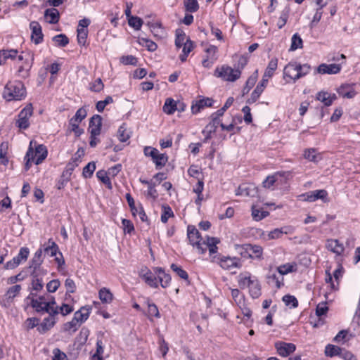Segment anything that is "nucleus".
Segmentation results:
<instances>
[{"label": "nucleus", "instance_id": "obj_1", "mask_svg": "<svg viewBox=\"0 0 360 360\" xmlns=\"http://www.w3.org/2000/svg\"><path fill=\"white\" fill-rule=\"evenodd\" d=\"M311 66L307 64H300L296 61L288 63L283 69V79L286 82L295 83L299 79L306 76L311 71Z\"/></svg>", "mask_w": 360, "mask_h": 360}, {"label": "nucleus", "instance_id": "obj_2", "mask_svg": "<svg viewBox=\"0 0 360 360\" xmlns=\"http://www.w3.org/2000/svg\"><path fill=\"white\" fill-rule=\"evenodd\" d=\"M2 96L7 101H21L26 96V89L22 82L9 81L4 86Z\"/></svg>", "mask_w": 360, "mask_h": 360}, {"label": "nucleus", "instance_id": "obj_3", "mask_svg": "<svg viewBox=\"0 0 360 360\" xmlns=\"http://www.w3.org/2000/svg\"><path fill=\"white\" fill-rule=\"evenodd\" d=\"M241 75V70L239 68H233L227 65L217 66L214 72V76L221 79L223 81L233 82L238 79Z\"/></svg>", "mask_w": 360, "mask_h": 360}, {"label": "nucleus", "instance_id": "obj_4", "mask_svg": "<svg viewBox=\"0 0 360 360\" xmlns=\"http://www.w3.org/2000/svg\"><path fill=\"white\" fill-rule=\"evenodd\" d=\"M31 306L39 313L51 312L56 313V302L53 298L51 300L45 296H39L32 297L31 300Z\"/></svg>", "mask_w": 360, "mask_h": 360}, {"label": "nucleus", "instance_id": "obj_5", "mask_svg": "<svg viewBox=\"0 0 360 360\" xmlns=\"http://www.w3.org/2000/svg\"><path fill=\"white\" fill-rule=\"evenodd\" d=\"M21 290L22 287L19 284L8 288L5 294L0 297V304L5 308L10 307L14 299L20 295Z\"/></svg>", "mask_w": 360, "mask_h": 360}, {"label": "nucleus", "instance_id": "obj_6", "mask_svg": "<svg viewBox=\"0 0 360 360\" xmlns=\"http://www.w3.org/2000/svg\"><path fill=\"white\" fill-rule=\"evenodd\" d=\"M33 114V108L31 103L27 104L18 114L15 125L20 129H27L30 127L29 119Z\"/></svg>", "mask_w": 360, "mask_h": 360}, {"label": "nucleus", "instance_id": "obj_7", "mask_svg": "<svg viewBox=\"0 0 360 360\" xmlns=\"http://www.w3.org/2000/svg\"><path fill=\"white\" fill-rule=\"evenodd\" d=\"M187 236L190 243L195 245L200 253L203 254L206 252V248L202 246V238H200L198 230L193 226H188Z\"/></svg>", "mask_w": 360, "mask_h": 360}, {"label": "nucleus", "instance_id": "obj_8", "mask_svg": "<svg viewBox=\"0 0 360 360\" xmlns=\"http://www.w3.org/2000/svg\"><path fill=\"white\" fill-rule=\"evenodd\" d=\"M144 154L146 156H150L152 158V160L157 167H162L165 166L167 162V155L163 153H160L156 148L152 147H146L144 148Z\"/></svg>", "mask_w": 360, "mask_h": 360}, {"label": "nucleus", "instance_id": "obj_9", "mask_svg": "<svg viewBox=\"0 0 360 360\" xmlns=\"http://www.w3.org/2000/svg\"><path fill=\"white\" fill-rule=\"evenodd\" d=\"M213 262H216L224 269H230L233 267H240L239 259L236 257H230L225 256L213 257L212 259Z\"/></svg>", "mask_w": 360, "mask_h": 360}, {"label": "nucleus", "instance_id": "obj_10", "mask_svg": "<svg viewBox=\"0 0 360 360\" xmlns=\"http://www.w3.org/2000/svg\"><path fill=\"white\" fill-rule=\"evenodd\" d=\"M205 56L202 61L204 68H210L217 60V47L214 45H209L205 49Z\"/></svg>", "mask_w": 360, "mask_h": 360}, {"label": "nucleus", "instance_id": "obj_11", "mask_svg": "<svg viewBox=\"0 0 360 360\" xmlns=\"http://www.w3.org/2000/svg\"><path fill=\"white\" fill-rule=\"evenodd\" d=\"M139 276L150 287L157 288L159 286L158 276L155 271L152 272L148 268L142 269L139 272Z\"/></svg>", "mask_w": 360, "mask_h": 360}, {"label": "nucleus", "instance_id": "obj_12", "mask_svg": "<svg viewBox=\"0 0 360 360\" xmlns=\"http://www.w3.org/2000/svg\"><path fill=\"white\" fill-rule=\"evenodd\" d=\"M49 316L44 318L43 321L39 325L37 330L39 333H44L51 329L56 323V316L59 314L58 307L56 308V313L47 312Z\"/></svg>", "mask_w": 360, "mask_h": 360}, {"label": "nucleus", "instance_id": "obj_13", "mask_svg": "<svg viewBox=\"0 0 360 360\" xmlns=\"http://www.w3.org/2000/svg\"><path fill=\"white\" fill-rule=\"evenodd\" d=\"M42 253V248L38 249L30 261V269H32L31 273L34 276H38L41 271V265L43 262Z\"/></svg>", "mask_w": 360, "mask_h": 360}, {"label": "nucleus", "instance_id": "obj_14", "mask_svg": "<svg viewBox=\"0 0 360 360\" xmlns=\"http://www.w3.org/2000/svg\"><path fill=\"white\" fill-rule=\"evenodd\" d=\"M257 188L254 184L245 183L239 186L236 191V195L255 197L257 195Z\"/></svg>", "mask_w": 360, "mask_h": 360}, {"label": "nucleus", "instance_id": "obj_15", "mask_svg": "<svg viewBox=\"0 0 360 360\" xmlns=\"http://www.w3.org/2000/svg\"><path fill=\"white\" fill-rule=\"evenodd\" d=\"M277 353L282 356H288L295 351L296 347L293 343L278 341L275 343Z\"/></svg>", "mask_w": 360, "mask_h": 360}, {"label": "nucleus", "instance_id": "obj_16", "mask_svg": "<svg viewBox=\"0 0 360 360\" xmlns=\"http://www.w3.org/2000/svg\"><path fill=\"white\" fill-rule=\"evenodd\" d=\"M269 285L280 288L283 285V277L276 269H270L266 275Z\"/></svg>", "mask_w": 360, "mask_h": 360}, {"label": "nucleus", "instance_id": "obj_17", "mask_svg": "<svg viewBox=\"0 0 360 360\" xmlns=\"http://www.w3.org/2000/svg\"><path fill=\"white\" fill-rule=\"evenodd\" d=\"M210 122L205 126L202 130V134L205 136L204 141L206 142L212 138V135L215 133L217 128L221 124V120L210 117Z\"/></svg>", "mask_w": 360, "mask_h": 360}, {"label": "nucleus", "instance_id": "obj_18", "mask_svg": "<svg viewBox=\"0 0 360 360\" xmlns=\"http://www.w3.org/2000/svg\"><path fill=\"white\" fill-rule=\"evenodd\" d=\"M30 28L32 31L31 39L35 44H39L43 41V33L41 26L37 21H32L30 23Z\"/></svg>", "mask_w": 360, "mask_h": 360}, {"label": "nucleus", "instance_id": "obj_19", "mask_svg": "<svg viewBox=\"0 0 360 360\" xmlns=\"http://www.w3.org/2000/svg\"><path fill=\"white\" fill-rule=\"evenodd\" d=\"M342 66L340 64H326L322 63L316 68V72L319 74L335 75L340 72Z\"/></svg>", "mask_w": 360, "mask_h": 360}, {"label": "nucleus", "instance_id": "obj_20", "mask_svg": "<svg viewBox=\"0 0 360 360\" xmlns=\"http://www.w3.org/2000/svg\"><path fill=\"white\" fill-rule=\"evenodd\" d=\"M285 172H276L271 176H269L263 181V186L266 188H270L274 184H282L285 180Z\"/></svg>", "mask_w": 360, "mask_h": 360}, {"label": "nucleus", "instance_id": "obj_21", "mask_svg": "<svg viewBox=\"0 0 360 360\" xmlns=\"http://www.w3.org/2000/svg\"><path fill=\"white\" fill-rule=\"evenodd\" d=\"M102 117L101 115H94L89 122V131L90 134L99 136L101 131Z\"/></svg>", "mask_w": 360, "mask_h": 360}, {"label": "nucleus", "instance_id": "obj_22", "mask_svg": "<svg viewBox=\"0 0 360 360\" xmlns=\"http://www.w3.org/2000/svg\"><path fill=\"white\" fill-rule=\"evenodd\" d=\"M355 84H342L338 89V93L340 96L346 98H353L356 95L354 89Z\"/></svg>", "mask_w": 360, "mask_h": 360}, {"label": "nucleus", "instance_id": "obj_23", "mask_svg": "<svg viewBox=\"0 0 360 360\" xmlns=\"http://www.w3.org/2000/svg\"><path fill=\"white\" fill-rule=\"evenodd\" d=\"M33 153V156H31L32 160L36 165L41 164L46 159L48 155L46 147L42 144L37 146Z\"/></svg>", "mask_w": 360, "mask_h": 360}, {"label": "nucleus", "instance_id": "obj_24", "mask_svg": "<svg viewBox=\"0 0 360 360\" xmlns=\"http://www.w3.org/2000/svg\"><path fill=\"white\" fill-rule=\"evenodd\" d=\"M158 276V282L163 288L168 287L171 282V276L169 274L165 273L161 267H156L153 269Z\"/></svg>", "mask_w": 360, "mask_h": 360}, {"label": "nucleus", "instance_id": "obj_25", "mask_svg": "<svg viewBox=\"0 0 360 360\" xmlns=\"http://www.w3.org/2000/svg\"><path fill=\"white\" fill-rule=\"evenodd\" d=\"M220 242L218 238L207 236L205 240H202V246L203 248H208L210 255L214 254L217 252L218 248L217 246Z\"/></svg>", "mask_w": 360, "mask_h": 360}, {"label": "nucleus", "instance_id": "obj_26", "mask_svg": "<svg viewBox=\"0 0 360 360\" xmlns=\"http://www.w3.org/2000/svg\"><path fill=\"white\" fill-rule=\"evenodd\" d=\"M255 277V276H252L249 272L240 273L238 276V283L239 288L241 289L249 288L250 283L252 281V279H254Z\"/></svg>", "mask_w": 360, "mask_h": 360}, {"label": "nucleus", "instance_id": "obj_27", "mask_svg": "<svg viewBox=\"0 0 360 360\" xmlns=\"http://www.w3.org/2000/svg\"><path fill=\"white\" fill-rule=\"evenodd\" d=\"M326 248L328 250L340 255L344 252V246L338 240L330 239L326 242Z\"/></svg>", "mask_w": 360, "mask_h": 360}, {"label": "nucleus", "instance_id": "obj_28", "mask_svg": "<svg viewBox=\"0 0 360 360\" xmlns=\"http://www.w3.org/2000/svg\"><path fill=\"white\" fill-rule=\"evenodd\" d=\"M316 99L323 103L326 106H330L336 99L335 94L327 91H320L316 94Z\"/></svg>", "mask_w": 360, "mask_h": 360}, {"label": "nucleus", "instance_id": "obj_29", "mask_svg": "<svg viewBox=\"0 0 360 360\" xmlns=\"http://www.w3.org/2000/svg\"><path fill=\"white\" fill-rule=\"evenodd\" d=\"M212 99L210 98H204L202 99H200L195 103L192 105L191 111L193 114H197L201 110V109L204 108L205 107L212 106Z\"/></svg>", "mask_w": 360, "mask_h": 360}, {"label": "nucleus", "instance_id": "obj_30", "mask_svg": "<svg viewBox=\"0 0 360 360\" xmlns=\"http://www.w3.org/2000/svg\"><path fill=\"white\" fill-rule=\"evenodd\" d=\"M45 20L51 24H56L59 21L60 13L55 8H48L44 11Z\"/></svg>", "mask_w": 360, "mask_h": 360}, {"label": "nucleus", "instance_id": "obj_31", "mask_svg": "<svg viewBox=\"0 0 360 360\" xmlns=\"http://www.w3.org/2000/svg\"><path fill=\"white\" fill-rule=\"evenodd\" d=\"M258 78V70H255L252 75H251L245 82V85L242 89L243 96L248 94L250 89L255 86Z\"/></svg>", "mask_w": 360, "mask_h": 360}, {"label": "nucleus", "instance_id": "obj_32", "mask_svg": "<svg viewBox=\"0 0 360 360\" xmlns=\"http://www.w3.org/2000/svg\"><path fill=\"white\" fill-rule=\"evenodd\" d=\"M345 352H348V351L333 345H328L325 349L326 355L330 357L339 356L342 359V354Z\"/></svg>", "mask_w": 360, "mask_h": 360}, {"label": "nucleus", "instance_id": "obj_33", "mask_svg": "<svg viewBox=\"0 0 360 360\" xmlns=\"http://www.w3.org/2000/svg\"><path fill=\"white\" fill-rule=\"evenodd\" d=\"M34 56L33 54L30 52H22L18 56L17 64L20 65H26L27 63H30V68L33 64Z\"/></svg>", "mask_w": 360, "mask_h": 360}, {"label": "nucleus", "instance_id": "obj_34", "mask_svg": "<svg viewBox=\"0 0 360 360\" xmlns=\"http://www.w3.org/2000/svg\"><path fill=\"white\" fill-rule=\"evenodd\" d=\"M248 288L250 295L252 298H257L261 295V285L256 277L252 279Z\"/></svg>", "mask_w": 360, "mask_h": 360}, {"label": "nucleus", "instance_id": "obj_35", "mask_svg": "<svg viewBox=\"0 0 360 360\" xmlns=\"http://www.w3.org/2000/svg\"><path fill=\"white\" fill-rule=\"evenodd\" d=\"M177 110L176 102L172 98L165 100L162 110L167 115H172Z\"/></svg>", "mask_w": 360, "mask_h": 360}, {"label": "nucleus", "instance_id": "obj_36", "mask_svg": "<svg viewBox=\"0 0 360 360\" xmlns=\"http://www.w3.org/2000/svg\"><path fill=\"white\" fill-rule=\"evenodd\" d=\"M42 250L50 257H54L58 252V246L54 241L49 239L47 245H44Z\"/></svg>", "mask_w": 360, "mask_h": 360}, {"label": "nucleus", "instance_id": "obj_37", "mask_svg": "<svg viewBox=\"0 0 360 360\" xmlns=\"http://www.w3.org/2000/svg\"><path fill=\"white\" fill-rule=\"evenodd\" d=\"M304 157L305 159L317 162L321 159V155L317 152L315 148H309L304 150Z\"/></svg>", "mask_w": 360, "mask_h": 360}, {"label": "nucleus", "instance_id": "obj_38", "mask_svg": "<svg viewBox=\"0 0 360 360\" xmlns=\"http://www.w3.org/2000/svg\"><path fill=\"white\" fill-rule=\"evenodd\" d=\"M98 295L101 301L103 303H110L113 300V295L110 289L107 288H102L98 292Z\"/></svg>", "mask_w": 360, "mask_h": 360}, {"label": "nucleus", "instance_id": "obj_39", "mask_svg": "<svg viewBox=\"0 0 360 360\" xmlns=\"http://www.w3.org/2000/svg\"><path fill=\"white\" fill-rule=\"evenodd\" d=\"M89 314L90 309L86 307H82L79 310L75 313L74 317L75 318V320H77L81 324L89 318Z\"/></svg>", "mask_w": 360, "mask_h": 360}, {"label": "nucleus", "instance_id": "obj_40", "mask_svg": "<svg viewBox=\"0 0 360 360\" xmlns=\"http://www.w3.org/2000/svg\"><path fill=\"white\" fill-rule=\"evenodd\" d=\"M249 253L251 255L249 258L260 260L262 259L263 249L259 245L250 244Z\"/></svg>", "mask_w": 360, "mask_h": 360}, {"label": "nucleus", "instance_id": "obj_41", "mask_svg": "<svg viewBox=\"0 0 360 360\" xmlns=\"http://www.w3.org/2000/svg\"><path fill=\"white\" fill-rule=\"evenodd\" d=\"M96 176L108 189L111 190L112 188L110 176L106 171L103 169L98 171L96 172Z\"/></svg>", "mask_w": 360, "mask_h": 360}, {"label": "nucleus", "instance_id": "obj_42", "mask_svg": "<svg viewBox=\"0 0 360 360\" xmlns=\"http://www.w3.org/2000/svg\"><path fill=\"white\" fill-rule=\"evenodd\" d=\"M234 248L236 252L243 258L248 259L251 256L249 253L250 244L248 243L243 245L236 244Z\"/></svg>", "mask_w": 360, "mask_h": 360}, {"label": "nucleus", "instance_id": "obj_43", "mask_svg": "<svg viewBox=\"0 0 360 360\" xmlns=\"http://www.w3.org/2000/svg\"><path fill=\"white\" fill-rule=\"evenodd\" d=\"M138 43L141 46L146 47L149 51H155L158 48L157 44L154 41L147 38L139 37Z\"/></svg>", "mask_w": 360, "mask_h": 360}, {"label": "nucleus", "instance_id": "obj_44", "mask_svg": "<svg viewBox=\"0 0 360 360\" xmlns=\"http://www.w3.org/2000/svg\"><path fill=\"white\" fill-rule=\"evenodd\" d=\"M269 215V212L258 208L257 206L252 207V216L256 221H260Z\"/></svg>", "mask_w": 360, "mask_h": 360}, {"label": "nucleus", "instance_id": "obj_45", "mask_svg": "<svg viewBox=\"0 0 360 360\" xmlns=\"http://www.w3.org/2000/svg\"><path fill=\"white\" fill-rule=\"evenodd\" d=\"M174 212L169 205H163L162 206L161 221L162 223H167L169 218L174 217Z\"/></svg>", "mask_w": 360, "mask_h": 360}, {"label": "nucleus", "instance_id": "obj_46", "mask_svg": "<svg viewBox=\"0 0 360 360\" xmlns=\"http://www.w3.org/2000/svg\"><path fill=\"white\" fill-rule=\"evenodd\" d=\"M303 41L300 36L295 33L292 35L291 38V44L290 47V51H295L298 49L302 48Z\"/></svg>", "mask_w": 360, "mask_h": 360}, {"label": "nucleus", "instance_id": "obj_47", "mask_svg": "<svg viewBox=\"0 0 360 360\" xmlns=\"http://www.w3.org/2000/svg\"><path fill=\"white\" fill-rule=\"evenodd\" d=\"M188 174L193 178L196 179L198 181L199 179H203L202 171L197 165H191L188 169Z\"/></svg>", "mask_w": 360, "mask_h": 360}, {"label": "nucleus", "instance_id": "obj_48", "mask_svg": "<svg viewBox=\"0 0 360 360\" xmlns=\"http://www.w3.org/2000/svg\"><path fill=\"white\" fill-rule=\"evenodd\" d=\"M231 296L233 300L235 301V302L239 307H242L243 306H244L245 299L244 297L240 294L238 289H232Z\"/></svg>", "mask_w": 360, "mask_h": 360}, {"label": "nucleus", "instance_id": "obj_49", "mask_svg": "<svg viewBox=\"0 0 360 360\" xmlns=\"http://www.w3.org/2000/svg\"><path fill=\"white\" fill-rule=\"evenodd\" d=\"M79 122L72 118L69 121V129L70 131H73L76 136H79L84 132V130L79 127Z\"/></svg>", "mask_w": 360, "mask_h": 360}, {"label": "nucleus", "instance_id": "obj_50", "mask_svg": "<svg viewBox=\"0 0 360 360\" xmlns=\"http://www.w3.org/2000/svg\"><path fill=\"white\" fill-rule=\"evenodd\" d=\"M128 24L130 27H133L136 30H141L142 25L143 23L141 18L137 16H132L129 18Z\"/></svg>", "mask_w": 360, "mask_h": 360}, {"label": "nucleus", "instance_id": "obj_51", "mask_svg": "<svg viewBox=\"0 0 360 360\" xmlns=\"http://www.w3.org/2000/svg\"><path fill=\"white\" fill-rule=\"evenodd\" d=\"M148 25L155 36L160 35L163 33V28L160 22H148Z\"/></svg>", "mask_w": 360, "mask_h": 360}, {"label": "nucleus", "instance_id": "obj_52", "mask_svg": "<svg viewBox=\"0 0 360 360\" xmlns=\"http://www.w3.org/2000/svg\"><path fill=\"white\" fill-rule=\"evenodd\" d=\"M264 89L257 85L254 91L252 92L250 97L248 99L247 103L249 104L254 103L256 102L262 92L264 91Z\"/></svg>", "mask_w": 360, "mask_h": 360}, {"label": "nucleus", "instance_id": "obj_53", "mask_svg": "<svg viewBox=\"0 0 360 360\" xmlns=\"http://www.w3.org/2000/svg\"><path fill=\"white\" fill-rule=\"evenodd\" d=\"M18 65V69L17 71V76L21 78H27L30 75V63H27L26 65Z\"/></svg>", "mask_w": 360, "mask_h": 360}, {"label": "nucleus", "instance_id": "obj_54", "mask_svg": "<svg viewBox=\"0 0 360 360\" xmlns=\"http://www.w3.org/2000/svg\"><path fill=\"white\" fill-rule=\"evenodd\" d=\"M184 4L186 10L191 13L197 11L199 8L197 0H184Z\"/></svg>", "mask_w": 360, "mask_h": 360}, {"label": "nucleus", "instance_id": "obj_55", "mask_svg": "<svg viewBox=\"0 0 360 360\" xmlns=\"http://www.w3.org/2000/svg\"><path fill=\"white\" fill-rule=\"evenodd\" d=\"M186 39H188L185 33L182 31L176 30V39H175V45L176 47L180 48L183 46L186 41Z\"/></svg>", "mask_w": 360, "mask_h": 360}, {"label": "nucleus", "instance_id": "obj_56", "mask_svg": "<svg viewBox=\"0 0 360 360\" xmlns=\"http://www.w3.org/2000/svg\"><path fill=\"white\" fill-rule=\"evenodd\" d=\"M282 300L286 306H288L291 308H295L298 306L297 300L293 295H284Z\"/></svg>", "mask_w": 360, "mask_h": 360}, {"label": "nucleus", "instance_id": "obj_57", "mask_svg": "<svg viewBox=\"0 0 360 360\" xmlns=\"http://www.w3.org/2000/svg\"><path fill=\"white\" fill-rule=\"evenodd\" d=\"M30 254V250L27 248L23 247L20 249L19 253L17 256L14 257L15 259H18L19 264L24 261H26Z\"/></svg>", "mask_w": 360, "mask_h": 360}, {"label": "nucleus", "instance_id": "obj_58", "mask_svg": "<svg viewBox=\"0 0 360 360\" xmlns=\"http://www.w3.org/2000/svg\"><path fill=\"white\" fill-rule=\"evenodd\" d=\"M148 316L150 320H152L153 317L160 318V312L158 309L156 304L153 303L148 304Z\"/></svg>", "mask_w": 360, "mask_h": 360}, {"label": "nucleus", "instance_id": "obj_59", "mask_svg": "<svg viewBox=\"0 0 360 360\" xmlns=\"http://www.w3.org/2000/svg\"><path fill=\"white\" fill-rule=\"evenodd\" d=\"M103 352H104V349H103V342L101 340H97V342H96V352L93 355L92 359L93 360H103V358L102 356Z\"/></svg>", "mask_w": 360, "mask_h": 360}, {"label": "nucleus", "instance_id": "obj_60", "mask_svg": "<svg viewBox=\"0 0 360 360\" xmlns=\"http://www.w3.org/2000/svg\"><path fill=\"white\" fill-rule=\"evenodd\" d=\"M117 137L121 142H125L129 139V134L124 124H122L119 127Z\"/></svg>", "mask_w": 360, "mask_h": 360}, {"label": "nucleus", "instance_id": "obj_61", "mask_svg": "<svg viewBox=\"0 0 360 360\" xmlns=\"http://www.w3.org/2000/svg\"><path fill=\"white\" fill-rule=\"evenodd\" d=\"M95 169V162H90L84 167L82 174L85 178H90L93 175Z\"/></svg>", "mask_w": 360, "mask_h": 360}, {"label": "nucleus", "instance_id": "obj_62", "mask_svg": "<svg viewBox=\"0 0 360 360\" xmlns=\"http://www.w3.org/2000/svg\"><path fill=\"white\" fill-rule=\"evenodd\" d=\"M77 41L80 45H84L88 36L87 29L77 28Z\"/></svg>", "mask_w": 360, "mask_h": 360}, {"label": "nucleus", "instance_id": "obj_63", "mask_svg": "<svg viewBox=\"0 0 360 360\" xmlns=\"http://www.w3.org/2000/svg\"><path fill=\"white\" fill-rule=\"evenodd\" d=\"M104 88V84L101 78L96 79L89 84V89L94 92H100Z\"/></svg>", "mask_w": 360, "mask_h": 360}, {"label": "nucleus", "instance_id": "obj_64", "mask_svg": "<svg viewBox=\"0 0 360 360\" xmlns=\"http://www.w3.org/2000/svg\"><path fill=\"white\" fill-rule=\"evenodd\" d=\"M53 40L57 46L61 47L65 46L69 43L68 38L63 34L55 36Z\"/></svg>", "mask_w": 360, "mask_h": 360}]
</instances>
